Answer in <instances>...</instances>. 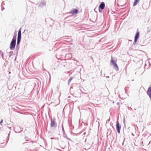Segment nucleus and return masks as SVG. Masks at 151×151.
<instances>
[{"instance_id":"nucleus-1","label":"nucleus","mask_w":151,"mask_h":151,"mask_svg":"<svg viewBox=\"0 0 151 151\" xmlns=\"http://www.w3.org/2000/svg\"><path fill=\"white\" fill-rule=\"evenodd\" d=\"M17 35V33L15 32L10 43V48L11 50H14L15 48L16 42Z\"/></svg>"},{"instance_id":"nucleus-2","label":"nucleus","mask_w":151,"mask_h":151,"mask_svg":"<svg viewBox=\"0 0 151 151\" xmlns=\"http://www.w3.org/2000/svg\"><path fill=\"white\" fill-rule=\"evenodd\" d=\"M111 65H113L114 66V68L116 71H118L119 70V67L116 63V62L114 61L112 57H111V59L110 60Z\"/></svg>"},{"instance_id":"nucleus-3","label":"nucleus","mask_w":151,"mask_h":151,"mask_svg":"<svg viewBox=\"0 0 151 151\" xmlns=\"http://www.w3.org/2000/svg\"><path fill=\"white\" fill-rule=\"evenodd\" d=\"M105 6V4L104 2H102L100 3L99 7V12H100L104 9Z\"/></svg>"},{"instance_id":"nucleus-4","label":"nucleus","mask_w":151,"mask_h":151,"mask_svg":"<svg viewBox=\"0 0 151 151\" xmlns=\"http://www.w3.org/2000/svg\"><path fill=\"white\" fill-rule=\"evenodd\" d=\"M14 130L16 133H20L21 132L22 130V128L21 127L17 125L16 127V130H15V128L13 127Z\"/></svg>"},{"instance_id":"nucleus-5","label":"nucleus","mask_w":151,"mask_h":151,"mask_svg":"<svg viewBox=\"0 0 151 151\" xmlns=\"http://www.w3.org/2000/svg\"><path fill=\"white\" fill-rule=\"evenodd\" d=\"M121 127V125L119 124V121H117L116 122V130L118 133H120Z\"/></svg>"},{"instance_id":"nucleus-6","label":"nucleus","mask_w":151,"mask_h":151,"mask_svg":"<svg viewBox=\"0 0 151 151\" xmlns=\"http://www.w3.org/2000/svg\"><path fill=\"white\" fill-rule=\"evenodd\" d=\"M79 11L78 10L76 9H73L71 10V12H70V14L73 15H74L77 14Z\"/></svg>"},{"instance_id":"nucleus-7","label":"nucleus","mask_w":151,"mask_h":151,"mask_svg":"<svg viewBox=\"0 0 151 151\" xmlns=\"http://www.w3.org/2000/svg\"><path fill=\"white\" fill-rule=\"evenodd\" d=\"M147 94L151 100V87H149L147 90Z\"/></svg>"},{"instance_id":"nucleus-8","label":"nucleus","mask_w":151,"mask_h":151,"mask_svg":"<svg viewBox=\"0 0 151 151\" xmlns=\"http://www.w3.org/2000/svg\"><path fill=\"white\" fill-rule=\"evenodd\" d=\"M55 119H51L50 123V127H54L55 124Z\"/></svg>"},{"instance_id":"nucleus-9","label":"nucleus","mask_w":151,"mask_h":151,"mask_svg":"<svg viewBox=\"0 0 151 151\" xmlns=\"http://www.w3.org/2000/svg\"><path fill=\"white\" fill-rule=\"evenodd\" d=\"M139 37V32L138 31H137L134 36V39L137 40H138Z\"/></svg>"},{"instance_id":"nucleus-10","label":"nucleus","mask_w":151,"mask_h":151,"mask_svg":"<svg viewBox=\"0 0 151 151\" xmlns=\"http://www.w3.org/2000/svg\"><path fill=\"white\" fill-rule=\"evenodd\" d=\"M46 5V2L44 1H43L39 4L38 6L39 7L42 8L43 6Z\"/></svg>"},{"instance_id":"nucleus-11","label":"nucleus","mask_w":151,"mask_h":151,"mask_svg":"<svg viewBox=\"0 0 151 151\" xmlns=\"http://www.w3.org/2000/svg\"><path fill=\"white\" fill-rule=\"evenodd\" d=\"M35 81H36L37 83H35V85H41V84H42L41 83V81L39 80L38 79H36V80H35Z\"/></svg>"},{"instance_id":"nucleus-12","label":"nucleus","mask_w":151,"mask_h":151,"mask_svg":"<svg viewBox=\"0 0 151 151\" xmlns=\"http://www.w3.org/2000/svg\"><path fill=\"white\" fill-rule=\"evenodd\" d=\"M139 0H134L133 3V6H136L137 4L139 2Z\"/></svg>"},{"instance_id":"nucleus-13","label":"nucleus","mask_w":151,"mask_h":151,"mask_svg":"<svg viewBox=\"0 0 151 151\" xmlns=\"http://www.w3.org/2000/svg\"><path fill=\"white\" fill-rule=\"evenodd\" d=\"M0 56H1L3 59H4V53L2 52L1 50H0Z\"/></svg>"},{"instance_id":"nucleus-14","label":"nucleus","mask_w":151,"mask_h":151,"mask_svg":"<svg viewBox=\"0 0 151 151\" xmlns=\"http://www.w3.org/2000/svg\"><path fill=\"white\" fill-rule=\"evenodd\" d=\"M73 78V77H70L68 81V85H69V83H70L71 82V81H72V80Z\"/></svg>"},{"instance_id":"nucleus-15","label":"nucleus","mask_w":151,"mask_h":151,"mask_svg":"<svg viewBox=\"0 0 151 151\" xmlns=\"http://www.w3.org/2000/svg\"><path fill=\"white\" fill-rule=\"evenodd\" d=\"M19 47H20L19 45H16V50L17 51V53H18V51L19 49Z\"/></svg>"},{"instance_id":"nucleus-16","label":"nucleus","mask_w":151,"mask_h":151,"mask_svg":"<svg viewBox=\"0 0 151 151\" xmlns=\"http://www.w3.org/2000/svg\"><path fill=\"white\" fill-rule=\"evenodd\" d=\"M21 35H18L17 39L21 40Z\"/></svg>"},{"instance_id":"nucleus-17","label":"nucleus","mask_w":151,"mask_h":151,"mask_svg":"<svg viewBox=\"0 0 151 151\" xmlns=\"http://www.w3.org/2000/svg\"><path fill=\"white\" fill-rule=\"evenodd\" d=\"M13 51H11L10 52H9V57L10 58L11 56L13 55Z\"/></svg>"},{"instance_id":"nucleus-18","label":"nucleus","mask_w":151,"mask_h":151,"mask_svg":"<svg viewBox=\"0 0 151 151\" xmlns=\"http://www.w3.org/2000/svg\"><path fill=\"white\" fill-rule=\"evenodd\" d=\"M61 127H62V129L63 134L65 133V131L64 130V127H63V124H62Z\"/></svg>"},{"instance_id":"nucleus-19","label":"nucleus","mask_w":151,"mask_h":151,"mask_svg":"<svg viewBox=\"0 0 151 151\" xmlns=\"http://www.w3.org/2000/svg\"><path fill=\"white\" fill-rule=\"evenodd\" d=\"M12 86H8L7 88L9 90H12L13 88Z\"/></svg>"},{"instance_id":"nucleus-20","label":"nucleus","mask_w":151,"mask_h":151,"mask_svg":"<svg viewBox=\"0 0 151 151\" xmlns=\"http://www.w3.org/2000/svg\"><path fill=\"white\" fill-rule=\"evenodd\" d=\"M21 40L17 39V45H19Z\"/></svg>"},{"instance_id":"nucleus-21","label":"nucleus","mask_w":151,"mask_h":151,"mask_svg":"<svg viewBox=\"0 0 151 151\" xmlns=\"http://www.w3.org/2000/svg\"><path fill=\"white\" fill-rule=\"evenodd\" d=\"M21 28L19 30L18 32V35H22L21 34Z\"/></svg>"},{"instance_id":"nucleus-22","label":"nucleus","mask_w":151,"mask_h":151,"mask_svg":"<svg viewBox=\"0 0 151 151\" xmlns=\"http://www.w3.org/2000/svg\"><path fill=\"white\" fill-rule=\"evenodd\" d=\"M24 139H25V140L27 141H28L30 140V139L28 138V137L26 136H25Z\"/></svg>"},{"instance_id":"nucleus-23","label":"nucleus","mask_w":151,"mask_h":151,"mask_svg":"<svg viewBox=\"0 0 151 151\" xmlns=\"http://www.w3.org/2000/svg\"><path fill=\"white\" fill-rule=\"evenodd\" d=\"M147 33H148L150 32V28L149 27H147Z\"/></svg>"},{"instance_id":"nucleus-24","label":"nucleus","mask_w":151,"mask_h":151,"mask_svg":"<svg viewBox=\"0 0 151 151\" xmlns=\"http://www.w3.org/2000/svg\"><path fill=\"white\" fill-rule=\"evenodd\" d=\"M63 137L64 138H66L67 137L66 134H65V133H63Z\"/></svg>"},{"instance_id":"nucleus-25","label":"nucleus","mask_w":151,"mask_h":151,"mask_svg":"<svg viewBox=\"0 0 151 151\" xmlns=\"http://www.w3.org/2000/svg\"><path fill=\"white\" fill-rule=\"evenodd\" d=\"M137 40H135L134 39V42L133 43V45H135V44L136 43V42H137Z\"/></svg>"},{"instance_id":"nucleus-26","label":"nucleus","mask_w":151,"mask_h":151,"mask_svg":"<svg viewBox=\"0 0 151 151\" xmlns=\"http://www.w3.org/2000/svg\"><path fill=\"white\" fill-rule=\"evenodd\" d=\"M12 86V87H13V89H12V90H14L16 88V86Z\"/></svg>"},{"instance_id":"nucleus-27","label":"nucleus","mask_w":151,"mask_h":151,"mask_svg":"<svg viewBox=\"0 0 151 151\" xmlns=\"http://www.w3.org/2000/svg\"><path fill=\"white\" fill-rule=\"evenodd\" d=\"M66 138L68 140H70V141H71V140L70 139L68 138V137Z\"/></svg>"},{"instance_id":"nucleus-28","label":"nucleus","mask_w":151,"mask_h":151,"mask_svg":"<svg viewBox=\"0 0 151 151\" xmlns=\"http://www.w3.org/2000/svg\"><path fill=\"white\" fill-rule=\"evenodd\" d=\"M3 122V120L2 119H1V121L0 122V124L1 125V124H2V123Z\"/></svg>"},{"instance_id":"nucleus-29","label":"nucleus","mask_w":151,"mask_h":151,"mask_svg":"<svg viewBox=\"0 0 151 151\" xmlns=\"http://www.w3.org/2000/svg\"><path fill=\"white\" fill-rule=\"evenodd\" d=\"M5 5V4L4 3V1H3L1 3V6L2 5Z\"/></svg>"},{"instance_id":"nucleus-30","label":"nucleus","mask_w":151,"mask_h":151,"mask_svg":"<svg viewBox=\"0 0 151 151\" xmlns=\"http://www.w3.org/2000/svg\"><path fill=\"white\" fill-rule=\"evenodd\" d=\"M1 8L2 11H3L4 9V8L3 6H1Z\"/></svg>"},{"instance_id":"nucleus-31","label":"nucleus","mask_w":151,"mask_h":151,"mask_svg":"<svg viewBox=\"0 0 151 151\" xmlns=\"http://www.w3.org/2000/svg\"><path fill=\"white\" fill-rule=\"evenodd\" d=\"M126 88H127L126 87H125L124 88V90H125V91L126 93H127V91L126 90Z\"/></svg>"},{"instance_id":"nucleus-32","label":"nucleus","mask_w":151,"mask_h":151,"mask_svg":"<svg viewBox=\"0 0 151 151\" xmlns=\"http://www.w3.org/2000/svg\"><path fill=\"white\" fill-rule=\"evenodd\" d=\"M124 141H125V139L124 138V141H123V143H122V145H123L124 143Z\"/></svg>"},{"instance_id":"nucleus-33","label":"nucleus","mask_w":151,"mask_h":151,"mask_svg":"<svg viewBox=\"0 0 151 151\" xmlns=\"http://www.w3.org/2000/svg\"><path fill=\"white\" fill-rule=\"evenodd\" d=\"M8 127L10 129H11V127Z\"/></svg>"},{"instance_id":"nucleus-34","label":"nucleus","mask_w":151,"mask_h":151,"mask_svg":"<svg viewBox=\"0 0 151 151\" xmlns=\"http://www.w3.org/2000/svg\"><path fill=\"white\" fill-rule=\"evenodd\" d=\"M106 78H109V76H107L106 77Z\"/></svg>"},{"instance_id":"nucleus-35","label":"nucleus","mask_w":151,"mask_h":151,"mask_svg":"<svg viewBox=\"0 0 151 151\" xmlns=\"http://www.w3.org/2000/svg\"><path fill=\"white\" fill-rule=\"evenodd\" d=\"M135 74H137V72H136L135 73Z\"/></svg>"},{"instance_id":"nucleus-36","label":"nucleus","mask_w":151,"mask_h":151,"mask_svg":"<svg viewBox=\"0 0 151 151\" xmlns=\"http://www.w3.org/2000/svg\"><path fill=\"white\" fill-rule=\"evenodd\" d=\"M9 135H10V134L9 133V134H8V136H9Z\"/></svg>"},{"instance_id":"nucleus-37","label":"nucleus","mask_w":151,"mask_h":151,"mask_svg":"<svg viewBox=\"0 0 151 151\" xmlns=\"http://www.w3.org/2000/svg\"><path fill=\"white\" fill-rule=\"evenodd\" d=\"M72 88V87H71V88H70V89H71V88Z\"/></svg>"},{"instance_id":"nucleus-38","label":"nucleus","mask_w":151,"mask_h":151,"mask_svg":"<svg viewBox=\"0 0 151 151\" xmlns=\"http://www.w3.org/2000/svg\"><path fill=\"white\" fill-rule=\"evenodd\" d=\"M56 58H57V56H56Z\"/></svg>"},{"instance_id":"nucleus-39","label":"nucleus","mask_w":151,"mask_h":151,"mask_svg":"<svg viewBox=\"0 0 151 151\" xmlns=\"http://www.w3.org/2000/svg\"><path fill=\"white\" fill-rule=\"evenodd\" d=\"M16 59V57L15 59V60Z\"/></svg>"},{"instance_id":"nucleus-40","label":"nucleus","mask_w":151,"mask_h":151,"mask_svg":"<svg viewBox=\"0 0 151 151\" xmlns=\"http://www.w3.org/2000/svg\"><path fill=\"white\" fill-rule=\"evenodd\" d=\"M57 88L58 89V87H57Z\"/></svg>"},{"instance_id":"nucleus-41","label":"nucleus","mask_w":151,"mask_h":151,"mask_svg":"<svg viewBox=\"0 0 151 151\" xmlns=\"http://www.w3.org/2000/svg\"><path fill=\"white\" fill-rule=\"evenodd\" d=\"M27 142H25L24 143H27Z\"/></svg>"}]
</instances>
